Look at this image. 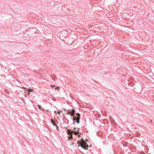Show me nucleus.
I'll return each mask as SVG.
<instances>
[{
    "label": "nucleus",
    "mask_w": 154,
    "mask_h": 154,
    "mask_svg": "<svg viewBox=\"0 0 154 154\" xmlns=\"http://www.w3.org/2000/svg\"><path fill=\"white\" fill-rule=\"evenodd\" d=\"M71 132H72V134L74 133V134L75 135H77L79 133V131H71Z\"/></svg>",
    "instance_id": "obj_6"
},
{
    "label": "nucleus",
    "mask_w": 154,
    "mask_h": 154,
    "mask_svg": "<svg viewBox=\"0 0 154 154\" xmlns=\"http://www.w3.org/2000/svg\"><path fill=\"white\" fill-rule=\"evenodd\" d=\"M75 112V111L74 109H72V112L69 110L67 111L68 114L70 115L71 116H73L74 115Z\"/></svg>",
    "instance_id": "obj_3"
},
{
    "label": "nucleus",
    "mask_w": 154,
    "mask_h": 154,
    "mask_svg": "<svg viewBox=\"0 0 154 154\" xmlns=\"http://www.w3.org/2000/svg\"><path fill=\"white\" fill-rule=\"evenodd\" d=\"M29 92L28 93V94L29 95Z\"/></svg>",
    "instance_id": "obj_15"
},
{
    "label": "nucleus",
    "mask_w": 154,
    "mask_h": 154,
    "mask_svg": "<svg viewBox=\"0 0 154 154\" xmlns=\"http://www.w3.org/2000/svg\"><path fill=\"white\" fill-rule=\"evenodd\" d=\"M38 108H39V109L40 110H42V106L40 105H38Z\"/></svg>",
    "instance_id": "obj_8"
},
{
    "label": "nucleus",
    "mask_w": 154,
    "mask_h": 154,
    "mask_svg": "<svg viewBox=\"0 0 154 154\" xmlns=\"http://www.w3.org/2000/svg\"><path fill=\"white\" fill-rule=\"evenodd\" d=\"M51 121L52 123L53 124V125H54L55 126H57L55 122L54 121L53 119H51Z\"/></svg>",
    "instance_id": "obj_5"
},
{
    "label": "nucleus",
    "mask_w": 154,
    "mask_h": 154,
    "mask_svg": "<svg viewBox=\"0 0 154 154\" xmlns=\"http://www.w3.org/2000/svg\"><path fill=\"white\" fill-rule=\"evenodd\" d=\"M75 128L74 130H75Z\"/></svg>",
    "instance_id": "obj_16"
},
{
    "label": "nucleus",
    "mask_w": 154,
    "mask_h": 154,
    "mask_svg": "<svg viewBox=\"0 0 154 154\" xmlns=\"http://www.w3.org/2000/svg\"><path fill=\"white\" fill-rule=\"evenodd\" d=\"M77 144H78V147L81 146L82 147L85 149H87L88 147V145L83 139L78 141Z\"/></svg>",
    "instance_id": "obj_1"
},
{
    "label": "nucleus",
    "mask_w": 154,
    "mask_h": 154,
    "mask_svg": "<svg viewBox=\"0 0 154 154\" xmlns=\"http://www.w3.org/2000/svg\"><path fill=\"white\" fill-rule=\"evenodd\" d=\"M56 126V127H57V130H58V126H57H57Z\"/></svg>",
    "instance_id": "obj_12"
},
{
    "label": "nucleus",
    "mask_w": 154,
    "mask_h": 154,
    "mask_svg": "<svg viewBox=\"0 0 154 154\" xmlns=\"http://www.w3.org/2000/svg\"><path fill=\"white\" fill-rule=\"evenodd\" d=\"M68 134L69 135V136L68 137L69 140L72 138V132H71L70 130H68Z\"/></svg>",
    "instance_id": "obj_4"
},
{
    "label": "nucleus",
    "mask_w": 154,
    "mask_h": 154,
    "mask_svg": "<svg viewBox=\"0 0 154 154\" xmlns=\"http://www.w3.org/2000/svg\"><path fill=\"white\" fill-rule=\"evenodd\" d=\"M51 86L52 87H55V86L54 85H51Z\"/></svg>",
    "instance_id": "obj_10"
},
{
    "label": "nucleus",
    "mask_w": 154,
    "mask_h": 154,
    "mask_svg": "<svg viewBox=\"0 0 154 154\" xmlns=\"http://www.w3.org/2000/svg\"><path fill=\"white\" fill-rule=\"evenodd\" d=\"M73 144H74L73 143H71V145H73Z\"/></svg>",
    "instance_id": "obj_13"
},
{
    "label": "nucleus",
    "mask_w": 154,
    "mask_h": 154,
    "mask_svg": "<svg viewBox=\"0 0 154 154\" xmlns=\"http://www.w3.org/2000/svg\"><path fill=\"white\" fill-rule=\"evenodd\" d=\"M59 87H57L55 88V89L57 90L58 89H59Z\"/></svg>",
    "instance_id": "obj_9"
},
{
    "label": "nucleus",
    "mask_w": 154,
    "mask_h": 154,
    "mask_svg": "<svg viewBox=\"0 0 154 154\" xmlns=\"http://www.w3.org/2000/svg\"><path fill=\"white\" fill-rule=\"evenodd\" d=\"M56 112V111H54V112H55V113Z\"/></svg>",
    "instance_id": "obj_17"
},
{
    "label": "nucleus",
    "mask_w": 154,
    "mask_h": 154,
    "mask_svg": "<svg viewBox=\"0 0 154 154\" xmlns=\"http://www.w3.org/2000/svg\"><path fill=\"white\" fill-rule=\"evenodd\" d=\"M22 88H23V89H26V88H25V87H23Z\"/></svg>",
    "instance_id": "obj_14"
},
{
    "label": "nucleus",
    "mask_w": 154,
    "mask_h": 154,
    "mask_svg": "<svg viewBox=\"0 0 154 154\" xmlns=\"http://www.w3.org/2000/svg\"><path fill=\"white\" fill-rule=\"evenodd\" d=\"M26 91H28L29 92H32L33 91V89H29Z\"/></svg>",
    "instance_id": "obj_7"
},
{
    "label": "nucleus",
    "mask_w": 154,
    "mask_h": 154,
    "mask_svg": "<svg viewBox=\"0 0 154 154\" xmlns=\"http://www.w3.org/2000/svg\"><path fill=\"white\" fill-rule=\"evenodd\" d=\"M57 113L59 114H60V111H58L57 112Z\"/></svg>",
    "instance_id": "obj_11"
},
{
    "label": "nucleus",
    "mask_w": 154,
    "mask_h": 154,
    "mask_svg": "<svg viewBox=\"0 0 154 154\" xmlns=\"http://www.w3.org/2000/svg\"><path fill=\"white\" fill-rule=\"evenodd\" d=\"M76 117H73V120L74 122H77L78 124L79 123V119L80 117V115L79 113H77L76 114Z\"/></svg>",
    "instance_id": "obj_2"
}]
</instances>
